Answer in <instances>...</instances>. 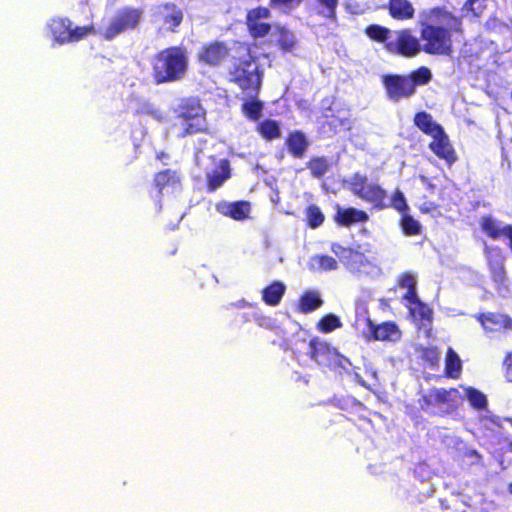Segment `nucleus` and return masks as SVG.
I'll return each instance as SVG.
<instances>
[{
  "label": "nucleus",
  "instance_id": "a18cd8bd",
  "mask_svg": "<svg viewBox=\"0 0 512 512\" xmlns=\"http://www.w3.org/2000/svg\"><path fill=\"white\" fill-rule=\"evenodd\" d=\"M343 124V121L335 116L328 117L326 116V120L322 123V129L325 132L336 133L337 128Z\"/></svg>",
  "mask_w": 512,
  "mask_h": 512
},
{
  "label": "nucleus",
  "instance_id": "c03bdc74",
  "mask_svg": "<svg viewBox=\"0 0 512 512\" xmlns=\"http://www.w3.org/2000/svg\"><path fill=\"white\" fill-rule=\"evenodd\" d=\"M317 263L319 268L324 271L336 270L338 268L335 258L329 255L317 256Z\"/></svg>",
  "mask_w": 512,
  "mask_h": 512
},
{
  "label": "nucleus",
  "instance_id": "f03ea898",
  "mask_svg": "<svg viewBox=\"0 0 512 512\" xmlns=\"http://www.w3.org/2000/svg\"><path fill=\"white\" fill-rule=\"evenodd\" d=\"M230 83L235 84L243 94H259L262 87L263 71L257 64L251 44L233 41V54L228 70Z\"/></svg>",
  "mask_w": 512,
  "mask_h": 512
},
{
  "label": "nucleus",
  "instance_id": "f704fd0d",
  "mask_svg": "<svg viewBox=\"0 0 512 512\" xmlns=\"http://www.w3.org/2000/svg\"><path fill=\"white\" fill-rule=\"evenodd\" d=\"M365 34L371 40L386 45L390 41L391 30L378 24H371L365 28Z\"/></svg>",
  "mask_w": 512,
  "mask_h": 512
},
{
  "label": "nucleus",
  "instance_id": "4be33fe9",
  "mask_svg": "<svg viewBox=\"0 0 512 512\" xmlns=\"http://www.w3.org/2000/svg\"><path fill=\"white\" fill-rule=\"evenodd\" d=\"M231 176L230 163L227 159H221L217 167L207 174V189L210 192L217 190Z\"/></svg>",
  "mask_w": 512,
  "mask_h": 512
},
{
  "label": "nucleus",
  "instance_id": "2eb2a0df",
  "mask_svg": "<svg viewBox=\"0 0 512 512\" xmlns=\"http://www.w3.org/2000/svg\"><path fill=\"white\" fill-rule=\"evenodd\" d=\"M428 147L439 159L445 160L449 165L457 160L456 152L444 129L432 136Z\"/></svg>",
  "mask_w": 512,
  "mask_h": 512
},
{
  "label": "nucleus",
  "instance_id": "37998d69",
  "mask_svg": "<svg viewBox=\"0 0 512 512\" xmlns=\"http://www.w3.org/2000/svg\"><path fill=\"white\" fill-rule=\"evenodd\" d=\"M277 43L282 52L287 53L291 52V50L294 48L295 39L292 33L285 29H281Z\"/></svg>",
  "mask_w": 512,
  "mask_h": 512
},
{
  "label": "nucleus",
  "instance_id": "393cba45",
  "mask_svg": "<svg viewBox=\"0 0 512 512\" xmlns=\"http://www.w3.org/2000/svg\"><path fill=\"white\" fill-rule=\"evenodd\" d=\"M286 291V286L281 281H272L270 284L262 289V301L268 306H277Z\"/></svg>",
  "mask_w": 512,
  "mask_h": 512
},
{
  "label": "nucleus",
  "instance_id": "9b49d317",
  "mask_svg": "<svg viewBox=\"0 0 512 512\" xmlns=\"http://www.w3.org/2000/svg\"><path fill=\"white\" fill-rule=\"evenodd\" d=\"M384 49L390 54L413 58L422 51V46L412 29L403 28L394 31V39L387 42Z\"/></svg>",
  "mask_w": 512,
  "mask_h": 512
},
{
  "label": "nucleus",
  "instance_id": "a211bd4d",
  "mask_svg": "<svg viewBox=\"0 0 512 512\" xmlns=\"http://www.w3.org/2000/svg\"><path fill=\"white\" fill-rule=\"evenodd\" d=\"M307 353L310 359L319 365H329L336 355L334 348L316 337L310 339Z\"/></svg>",
  "mask_w": 512,
  "mask_h": 512
},
{
  "label": "nucleus",
  "instance_id": "c9c22d12",
  "mask_svg": "<svg viewBox=\"0 0 512 512\" xmlns=\"http://www.w3.org/2000/svg\"><path fill=\"white\" fill-rule=\"evenodd\" d=\"M400 227L406 236H417L422 232L420 222L414 219L408 212L401 214Z\"/></svg>",
  "mask_w": 512,
  "mask_h": 512
},
{
  "label": "nucleus",
  "instance_id": "aec40b11",
  "mask_svg": "<svg viewBox=\"0 0 512 512\" xmlns=\"http://www.w3.org/2000/svg\"><path fill=\"white\" fill-rule=\"evenodd\" d=\"M285 146L288 153L293 158L302 159L305 156L310 143L304 132L301 130H293L287 134Z\"/></svg>",
  "mask_w": 512,
  "mask_h": 512
},
{
  "label": "nucleus",
  "instance_id": "3c124183",
  "mask_svg": "<svg viewBox=\"0 0 512 512\" xmlns=\"http://www.w3.org/2000/svg\"><path fill=\"white\" fill-rule=\"evenodd\" d=\"M469 454H470V455H475V456H476V457H478V458H480V457H481V456H480V454H479L476 450H472V451H470V453H469Z\"/></svg>",
  "mask_w": 512,
  "mask_h": 512
},
{
  "label": "nucleus",
  "instance_id": "49530a36",
  "mask_svg": "<svg viewBox=\"0 0 512 512\" xmlns=\"http://www.w3.org/2000/svg\"><path fill=\"white\" fill-rule=\"evenodd\" d=\"M503 374L505 380L512 383V352H508L503 359Z\"/></svg>",
  "mask_w": 512,
  "mask_h": 512
},
{
  "label": "nucleus",
  "instance_id": "6ab92c4d",
  "mask_svg": "<svg viewBox=\"0 0 512 512\" xmlns=\"http://www.w3.org/2000/svg\"><path fill=\"white\" fill-rule=\"evenodd\" d=\"M479 227L487 238L497 241L507 236L512 224L501 225L491 214H485L479 219Z\"/></svg>",
  "mask_w": 512,
  "mask_h": 512
},
{
  "label": "nucleus",
  "instance_id": "72a5a7b5",
  "mask_svg": "<svg viewBox=\"0 0 512 512\" xmlns=\"http://www.w3.org/2000/svg\"><path fill=\"white\" fill-rule=\"evenodd\" d=\"M311 175L315 178H322L329 170L330 164L326 157L314 156L306 163Z\"/></svg>",
  "mask_w": 512,
  "mask_h": 512
},
{
  "label": "nucleus",
  "instance_id": "473e14b6",
  "mask_svg": "<svg viewBox=\"0 0 512 512\" xmlns=\"http://www.w3.org/2000/svg\"><path fill=\"white\" fill-rule=\"evenodd\" d=\"M419 357L422 362L430 369H438L440 364L441 353L436 346L420 347Z\"/></svg>",
  "mask_w": 512,
  "mask_h": 512
},
{
  "label": "nucleus",
  "instance_id": "79ce46f5",
  "mask_svg": "<svg viewBox=\"0 0 512 512\" xmlns=\"http://www.w3.org/2000/svg\"><path fill=\"white\" fill-rule=\"evenodd\" d=\"M388 207L394 208L401 214L408 212L409 206L401 190H394L390 198V203H388Z\"/></svg>",
  "mask_w": 512,
  "mask_h": 512
},
{
  "label": "nucleus",
  "instance_id": "5701e85b",
  "mask_svg": "<svg viewBox=\"0 0 512 512\" xmlns=\"http://www.w3.org/2000/svg\"><path fill=\"white\" fill-rule=\"evenodd\" d=\"M389 15L398 21H407L414 17L415 9L409 0H388Z\"/></svg>",
  "mask_w": 512,
  "mask_h": 512
},
{
  "label": "nucleus",
  "instance_id": "b1692460",
  "mask_svg": "<svg viewBox=\"0 0 512 512\" xmlns=\"http://www.w3.org/2000/svg\"><path fill=\"white\" fill-rule=\"evenodd\" d=\"M245 99L241 104V111L245 117L251 121L259 122L262 111L264 109V103L259 100V94H244Z\"/></svg>",
  "mask_w": 512,
  "mask_h": 512
},
{
  "label": "nucleus",
  "instance_id": "7ed1b4c3",
  "mask_svg": "<svg viewBox=\"0 0 512 512\" xmlns=\"http://www.w3.org/2000/svg\"><path fill=\"white\" fill-rule=\"evenodd\" d=\"M189 59L184 46H169L157 52L152 59V78L157 85L183 79Z\"/></svg>",
  "mask_w": 512,
  "mask_h": 512
},
{
  "label": "nucleus",
  "instance_id": "6e6552de",
  "mask_svg": "<svg viewBox=\"0 0 512 512\" xmlns=\"http://www.w3.org/2000/svg\"><path fill=\"white\" fill-rule=\"evenodd\" d=\"M350 189L354 195L378 211L388 208L387 191L378 183L369 182L368 177L356 172L351 177Z\"/></svg>",
  "mask_w": 512,
  "mask_h": 512
},
{
  "label": "nucleus",
  "instance_id": "58836bf2",
  "mask_svg": "<svg viewBox=\"0 0 512 512\" xmlns=\"http://www.w3.org/2000/svg\"><path fill=\"white\" fill-rule=\"evenodd\" d=\"M408 303L411 305L409 309L412 314H417L421 321L432 322L433 311L426 303L422 302L418 297Z\"/></svg>",
  "mask_w": 512,
  "mask_h": 512
},
{
  "label": "nucleus",
  "instance_id": "8fccbe9b",
  "mask_svg": "<svg viewBox=\"0 0 512 512\" xmlns=\"http://www.w3.org/2000/svg\"><path fill=\"white\" fill-rule=\"evenodd\" d=\"M156 158H157L158 160H163V159H165V158H168V154H167L166 152H164V151H160V152H158V153L156 154Z\"/></svg>",
  "mask_w": 512,
  "mask_h": 512
},
{
  "label": "nucleus",
  "instance_id": "c756f323",
  "mask_svg": "<svg viewBox=\"0 0 512 512\" xmlns=\"http://www.w3.org/2000/svg\"><path fill=\"white\" fill-rule=\"evenodd\" d=\"M462 373V361L458 354L448 348L445 356L444 377L448 379H459Z\"/></svg>",
  "mask_w": 512,
  "mask_h": 512
},
{
  "label": "nucleus",
  "instance_id": "ddd939ff",
  "mask_svg": "<svg viewBox=\"0 0 512 512\" xmlns=\"http://www.w3.org/2000/svg\"><path fill=\"white\" fill-rule=\"evenodd\" d=\"M270 16L271 12L267 7L258 6L248 10L245 23L253 39L263 38L270 33L271 24L262 21L270 18Z\"/></svg>",
  "mask_w": 512,
  "mask_h": 512
},
{
  "label": "nucleus",
  "instance_id": "a878e982",
  "mask_svg": "<svg viewBox=\"0 0 512 512\" xmlns=\"http://www.w3.org/2000/svg\"><path fill=\"white\" fill-rule=\"evenodd\" d=\"M413 123L421 132L430 137L443 129L440 124L433 120L432 115L426 111L417 112L414 115Z\"/></svg>",
  "mask_w": 512,
  "mask_h": 512
},
{
  "label": "nucleus",
  "instance_id": "f3484780",
  "mask_svg": "<svg viewBox=\"0 0 512 512\" xmlns=\"http://www.w3.org/2000/svg\"><path fill=\"white\" fill-rule=\"evenodd\" d=\"M485 256L493 282L503 284L506 280L504 256L499 248H485Z\"/></svg>",
  "mask_w": 512,
  "mask_h": 512
},
{
  "label": "nucleus",
  "instance_id": "09e8293b",
  "mask_svg": "<svg viewBox=\"0 0 512 512\" xmlns=\"http://www.w3.org/2000/svg\"><path fill=\"white\" fill-rule=\"evenodd\" d=\"M318 2L328 10L330 15L335 13L338 0H318Z\"/></svg>",
  "mask_w": 512,
  "mask_h": 512
},
{
  "label": "nucleus",
  "instance_id": "603ef678",
  "mask_svg": "<svg viewBox=\"0 0 512 512\" xmlns=\"http://www.w3.org/2000/svg\"><path fill=\"white\" fill-rule=\"evenodd\" d=\"M508 492L512 494V482L508 485Z\"/></svg>",
  "mask_w": 512,
  "mask_h": 512
},
{
  "label": "nucleus",
  "instance_id": "ea45409f",
  "mask_svg": "<svg viewBox=\"0 0 512 512\" xmlns=\"http://www.w3.org/2000/svg\"><path fill=\"white\" fill-rule=\"evenodd\" d=\"M317 329L322 333H330L342 327L340 318L334 314H326L317 322Z\"/></svg>",
  "mask_w": 512,
  "mask_h": 512
},
{
  "label": "nucleus",
  "instance_id": "de8ad7c7",
  "mask_svg": "<svg viewBox=\"0 0 512 512\" xmlns=\"http://www.w3.org/2000/svg\"><path fill=\"white\" fill-rule=\"evenodd\" d=\"M331 250L336 255H343L345 257H350L354 253V251L351 248H346L339 244H333L331 247Z\"/></svg>",
  "mask_w": 512,
  "mask_h": 512
},
{
  "label": "nucleus",
  "instance_id": "4468645a",
  "mask_svg": "<svg viewBox=\"0 0 512 512\" xmlns=\"http://www.w3.org/2000/svg\"><path fill=\"white\" fill-rule=\"evenodd\" d=\"M168 31L175 33L184 19L183 10L173 2H164L156 6L153 14Z\"/></svg>",
  "mask_w": 512,
  "mask_h": 512
},
{
  "label": "nucleus",
  "instance_id": "39448f33",
  "mask_svg": "<svg viewBox=\"0 0 512 512\" xmlns=\"http://www.w3.org/2000/svg\"><path fill=\"white\" fill-rule=\"evenodd\" d=\"M174 126L180 127L179 137L209 134L206 110L197 96L183 97L173 110Z\"/></svg>",
  "mask_w": 512,
  "mask_h": 512
},
{
  "label": "nucleus",
  "instance_id": "bb28decb",
  "mask_svg": "<svg viewBox=\"0 0 512 512\" xmlns=\"http://www.w3.org/2000/svg\"><path fill=\"white\" fill-rule=\"evenodd\" d=\"M256 132L265 141H274L281 137V126L277 120L266 118L256 125Z\"/></svg>",
  "mask_w": 512,
  "mask_h": 512
},
{
  "label": "nucleus",
  "instance_id": "4c0bfd02",
  "mask_svg": "<svg viewBox=\"0 0 512 512\" xmlns=\"http://www.w3.org/2000/svg\"><path fill=\"white\" fill-rule=\"evenodd\" d=\"M306 224L311 229L320 227L324 221L325 216L321 209L314 204H311L305 209Z\"/></svg>",
  "mask_w": 512,
  "mask_h": 512
},
{
  "label": "nucleus",
  "instance_id": "cd10ccee",
  "mask_svg": "<svg viewBox=\"0 0 512 512\" xmlns=\"http://www.w3.org/2000/svg\"><path fill=\"white\" fill-rule=\"evenodd\" d=\"M323 305L320 294L315 291H305L297 303V311L302 314L311 313Z\"/></svg>",
  "mask_w": 512,
  "mask_h": 512
},
{
  "label": "nucleus",
  "instance_id": "9d476101",
  "mask_svg": "<svg viewBox=\"0 0 512 512\" xmlns=\"http://www.w3.org/2000/svg\"><path fill=\"white\" fill-rule=\"evenodd\" d=\"M233 45L229 46L224 40L214 39L203 43L196 52L198 64L209 68H218L228 59L231 61Z\"/></svg>",
  "mask_w": 512,
  "mask_h": 512
},
{
  "label": "nucleus",
  "instance_id": "7c9ffc66",
  "mask_svg": "<svg viewBox=\"0 0 512 512\" xmlns=\"http://www.w3.org/2000/svg\"><path fill=\"white\" fill-rule=\"evenodd\" d=\"M251 212L250 202L246 200H239L229 203L226 206L224 214L236 221H243L249 217Z\"/></svg>",
  "mask_w": 512,
  "mask_h": 512
},
{
  "label": "nucleus",
  "instance_id": "f257e3e1",
  "mask_svg": "<svg viewBox=\"0 0 512 512\" xmlns=\"http://www.w3.org/2000/svg\"><path fill=\"white\" fill-rule=\"evenodd\" d=\"M418 24L423 52L434 56L453 54L451 29L459 30L460 17L445 6H434L420 11Z\"/></svg>",
  "mask_w": 512,
  "mask_h": 512
},
{
  "label": "nucleus",
  "instance_id": "412c9836",
  "mask_svg": "<svg viewBox=\"0 0 512 512\" xmlns=\"http://www.w3.org/2000/svg\"><path fill=\"white\" fill-rule=\"evenodd\" d=\"M368 220L369 216L364 210L354 207L342 208L338 206L334 215V221L342 227H350L356 223H365Z\"/></svg>",
  "mask_w": 512,
  "mask_h": 512
},
{
  "label": "nucleus",
  "instance_id": "20e7f679",
  "mask_svg": "<svg viewBox=\"0 0 512 512\" xmlns=\"http://www.w3.org/2000/svg\"><path fill=\"white\" fill-rule=\"evenodd\" d=\"M432 80V72L426 66H420L408 74H384L381 82L388 99L398 102L415 95L417 87L424 86Z\"/></svg>",
  "mask_w": 512,
  "mask_h": 512
},
{
  "label": "nucleus",
  "instance_id": "1a4fd4ad",
  "mask_svg": "<svg viewBox=\"0 0 512 512\" xmlns=\"http://www.w3.org/2000/svg\"><path fill=\"white\" fill-rule=\"evenodd\" d=\"M48 28L53 41L59 45L78 42L96 32L94 25L75 26L66 17L52 18L48 23Z\"/></svg>",
  "mask_w": 512,
  "mask_h": 512
},
{
  "label": "nucleus",
  "instance_id": "864d4df0",
  "mask_svg": "<svg viewBox=\"0 0 512 512\" xmlns=\"http://www.w3.org/2000/svg\"><path fill=\"white\" fill-rule=\"evenodd\" d=\"M353 402H354L355 404H357V405H361V403H360V402H358V401L353 400Z\"/></svg>",
  "mask_w": 512,
  "mask_h": 512
},
{
  "label": "nucleus",
  "instance_id": "a19ab883",
  "mask_svg": "<svg viewBox=\"0 0 512 512\" xmlns=\"http://www.w3.org/2000/svg\"><path fill=\"white\" fill-rule=\"evenodd\" d=\"M466 396L470 405L477 410H484L487 408L488 401L484 393L476 388L468 387L466 389Z\"/></svg>",
  "mask_w": 512,
  "mask_h": 512
},
{
  "label": "nucleus",
  "instance_id": "2f4dec72",
  "mask_svg": "<svg viewBox=\"0 0 512 512\" xmlns=\"http://www.w3.org/2000/svg\"><path fill=\"white\" fill-rule=\"evenodd\" d=\"M397 284L400 288H405L407 291L403 295V300L407 303L411 300H415L417 296L416 291V279L414 275L409 272H404L399 275Z\"/></svg>",
  "mask_w": 512,
  "mask_h": 512
},
{
  "label": "nucleus",
  "instance_id": "e433bc0d",
  "mask_svg": "<svg viewBox=\"0 0 512 512\" xmlns=\"http://www.w3.org/2000/svg\"><path fill=\"white\" fill-rule=\"evenodd\" d=\"M486 7V0H467L462 6V13L465 17L480 18Z\"/></svg>",
  "mask_w": 512,
  "mask_h": 512
},
{
  "label": "nucleus",
  "instance_id": "0eeeda50",
  "mask_svg": "<svg viewBox=\"0 0 512 512\" xmlns=\"http://www.w3.org/2000/svg\"><path fill=\"white\" fill-rule=\"evenodd\" d=\"M143 9L123 6L118 9L107 26L101 32L103 39L111 41L120 34L136 30L143 20Z\"/></svg>",
  "mask_w": 512,
  "mask_h": 512
},
{
  "label": "nucleus",
  "instance_id": "dca6fc26",
  "mask_svg": "<svg viewBox=\"0 0 512 512\" xmlns=\"http://www.w3.org/2000/svg\"><path fill=\"white\" fill-rule=\"evenodd\" d=\"M368 340L391 341L400 336V330L395 322L386 321L381 324H375L371 319H367Z\"/></svg>",
  "mask_w": 512,
  "mask_h": 512
},
{
  "label": "nucleus",
  "instance_id": "c85d7f7f",
  "mask_svg": "<svg viewBox=\"0 0 512 512\" xmlns=\"http://www.w3.org/2000/svg\"><path fill=\"white\" fill-rule=\"evenodd\" d=\"M180 176L177 171L171 169H164L154 175V185L159 194L167 187H173L180 184Z\"/></svg>",
  "mask_w": 512,
  "mask_h": 512
},
{
  "label": "nucleus",
  "instance_id": "423d86ee",
  "mask_svg": "<svg viewBox=\"0 0 512 512\" xmlns=\"http://www.w3.org/2000/svg\"><path fill=\"white\" fill-rule=\"evenodd\" d=\"M419 409L430 416L445 417L455 413L462 404V395L455 387H432L418 400Z\"/></svg>",
  "mask_w": 512,
  "mask_h": 512
},
{
  "label": "nucleus",
  "instance_id": "f8f14e48",
  "mask_svg": "<svg viewBox=\"0 0 512 512\" xmlns=\"http://www.w3.org/2000/svg\"><path fill=\"white\" fill-rule=\"evenodd\" d=\"M483 330L492 335H506L512 332V317L502 312H481L475 315Z\"/></svg>",
  "mask_w": 512,
  "mask_h": 512
}]
</instances>
